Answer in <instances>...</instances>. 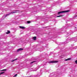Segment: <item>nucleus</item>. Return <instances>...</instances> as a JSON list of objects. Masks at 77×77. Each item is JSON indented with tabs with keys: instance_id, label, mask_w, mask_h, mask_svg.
I'll return each mask as SVG.
<instances>
[{
	"instance_id": "obj_7",
	"label": "nucleus",
	"mask_w": 77,
	"mask_h": 77,
	"mask_svg": "<svg viewBox=\"0 0 77 77\" xmlns=\"http://www.w3.org/2000/svg\"><path fill=\"white\" fill-rule=\"evenodd\" d=\"M36 37H34L33 38V40H36Z\"/></svg>"
},
{
	"instance_id": "obj_9",
	"label": "nucleus",
	"mask_w": 77,
	"mask_h": 77,
	"mask_svg": "<svg viewBox=\"0 0 77 77\" xmlns=\"http://www.w3.org/2000/svg\"><path fill=\"white\" fill-rule=\"evenodd\" d=\"M4 73H5V72H1V73H0V75H1V74H4Z\"/></svg>"
},
{
	"instance_id": "obj_4",
	"label": "nucleus",
	"mask_w": 77,
	"mask_h": 77,
	"mask_svg": "<svg viewBox=\"0 0 77 77\" xmlns=\"http://www.w3.org/2000/svg\"><path fill=\"white\" fill-rule=\"evenodd\" d=\"M23 50V49H22L21 48H20L18 49L17 50V52H18V51H21Z\"/></svg>"
},
{
	"instance_id": "obj_17",
	"label": "nucleus",
	"mask_w": 77,
	"mask_h": 77,
	"mask_svg": "<svg viewBox=\"0 0 77 77\" xmlns=\"http://www.w3.org/2000/svg\"><path fill=\"white\" fill-rule=\"evenodd\" d=\"M77 16H75L74 17V18H76V17H77Z\"/></svg>"
},
{
	"instance_id": "obj_6",
	"label": "nucleus",
	"mask_w": 77,
	"mask_h": 77,
	"mask_svg": "<svg viewBox=\"0 0 77 77\" xmlns=\"http://www.w3.org/2000/svg\"><path fill=\"white\" fill-rule=\"evenodd\" d=\"M71 60V58H69L65 60L66 61H67V60Z\"/></svg>"
},
{
	"instance_id": "obj_2",
	"label": "nucleus",
	"mask_w": 77,
	"mask_h": 77,
	"mask_svg": "<svg viewBox=\"0 0 77 77\" xmlns=\"http://www.w3.org/2000/svg\"><path fill=\"white\" fill-rule=\"evenodd\" d=\"M69 10H66L65 11L59 12L58 13V14H62V13H65L66 12H69Z\"/></svg>"
},
{
	"instance_id": "obj_12",
	"label": "nucleus",
	"mask_w": 77,
	"mask_h": 77,
	"mask_svg": "<svg viewBox=\"0 0 77 77\" xmlns=\"http://www.w3.org/2000/svg\"><path fill=\"white\" fill-rule=\"evenodd\" d=\"M75 63H76V64H77V60H75Z\"/></svg>"
},
{
	"instance_id": "obj_1",
	"label": "nucleus",
	"mask_w": 77,
	"mask_h": 77,
	"mask_svg": "<svg viewBox=\"0 0 77 77\" xmlns=\"http://www.w3.org/2000/svg\"><path fill=\"white\" fill-rule=\"evenodd\" d=\"M20 11H13L12 12L9 13V14H7L5 17H7L8 15H9L11 14H12V13H17L18 12H20Z\"/></svg>"
},
{
	"instance_id": "obj_3",
	"label": "nucleus",
	"mask_w": 77,
	"mask_h": 77,
	"mask_svg": "<svg viewBox=\"0 0 77 77\" xmlns=\"http://www.w3.org/2000/svg\"><path fill=\"white\" fill-rule=\"evenodd\" d=\"M58 61H52L49 62V63H57Z\"/></svg>"
},
{
	"instance_id": "obj_11",
	"label": "nucleus",
	"mask_w": 77,
	"mask_h": 77,
	"mask_svg": "<svg viewBox=\"0 0 77 77\" xmlns=\"http://www.w3.org/2000/svg\"><path fill=\"white\" fill-rule=\"evenodd\" d=\"M27 23H28V24H29V23H30V21H27Z\"/></svg>"
},
{
	"instance_id": "obj_14",
	"label": "nucleus",
	"mask_w": 77,
	"mask_h": 77,
	"mask_svg": "<svg viewBox=\"0 0 77 77\" xmlns=\"http://www.w3.org/2000/svg\"><path fill=\"white\" fill-rule=\"evenodd\" d=\"M17 75V74H16L15 75H14V77H16Z\"/></svg>"
},
{
	"instance_id": "obj_5",
	"label": "nucleus",
	"mask_w": 77,
	"mask_h": 77,
	"mask_svg": "<svg viewBox=\"0 0 77 77\" xmlns=\"http://www.w3.org/2000/svg\"><path fill=\"white\" fill-rule=\"evenodd\" d=\"M19 27L20 29H25V27L24 26H20Z\"/></svg>"
},
{
	"instance_id": "obj_15",
	"label": "nucleus",
	"mask_w": 77,
	"mask_h": 77,
	"mask_svg": "<svg viewBox=\"0 0 77 77\" xmlns=\"http://www.w3.org/2000/svg\"><path fill=\"white\" fill-rule=\"evenodd\" d=\"M6 69H3L2 70V71H6Z\"/></svg>"
},
{
	"instance_id": "obj_16",
	"label": "nucleus",
	"mask_w": 77,
	"mask_h": 77,
	"mask_svg": "<svg viewBox=\"0 0 77 77\" xmlns=\"http://www.w3.org/2000/svg\"><path fill=\"white\" fill-rule=\"evenodd\" d=\"M15 60H14L12 61V62H14V61H15Z\"/></svg>"
},
{
	"instance_id": "obj_13",
	"label": "nucleus",
	"mask_w": 77,
	"mask_h": 77,
	"mask_svg": "<svg viewBox=\"0 0 77 77\" xmlns=\"http://www.w3.org/2000/svg\"><path fill=\"white\" fill-rule=\"evenodd\" d=\"M35 61H32V62H31V63H34V62H35Z\"/></svg>"
},
{
	"instance_id": "obj_8",
	"label": "nucleus",
	"mask_w": 77,
	"mask_h": 77,
	"mask_svg": "<svg viewBox=\"0 0 77 77\" xmlns=\"http://www.w3.org/2000/svg\"><path fill=\"white\" fill-rule=\"evenodd\" d=\"M6 34H8L10 33V31H8L7 32H6Z\"/></svg>"
},
{
	"instance_id": "obj_10",
	"label": "nucleus",
	"mask_w": 77,
	"mask_h": 77,
	"mask_svg": "<svg viewBox=\"0 0 77 77\" xmlns=\"http://www.w3.org/2000/svg\"><path fill=\"white\" fill-rule=\"evenodd\" d=\"M63 16H62V15H60V16H57V17H63Z\"/></svg>"
}]
</instances>
